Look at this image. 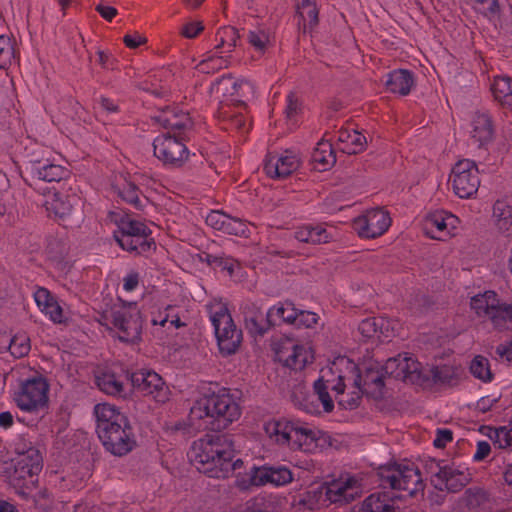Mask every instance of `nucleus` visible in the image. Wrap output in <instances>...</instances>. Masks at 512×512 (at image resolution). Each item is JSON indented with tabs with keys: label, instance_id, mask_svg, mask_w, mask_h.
<instances>
[{
	"label": "nucleus",
	"instance_id": "dca6fc26",
	"mask_svg": "<svg viewBox=\"0 0 512 512\" xmlns=\"http://www.w3.org/2000/svg\"><path fill=\"white\" fill-rule=\"evenodd\" d=\"M243 315L246 329L253 336H263L274 325L272 322L274 308L264 313L261 308L250 303L243 308Z\"/></svg>",
	"mask_w": 512,
	"mask_h": 512
},
{
	"label": "nucleus",
	"instance_id": "79ce46f5",
	"mask_svg": "<svg viewBox=\"0 0 512 512\" xmlns=\"http://www.w3.org/2000/svg\"><path fill=\"white\" fill-rule=\"evenodd\" d=\"M15 59V49L10 37L0 35V68L5 69Z\"/></svg>",
	"mask_w": 512,
	"mask_h": 512
},
{
	"label": "nucleus",
	"instance_id": "4c0bfd02",
	"mask_svg": "<svg viewBox=\"0 0 512 512\" xmlns=\"http://www.w3.org/2000/svg\"><path fill=\"white\" fill-rule=\"evenodd\" d=\"M388 326V321L383 318H366L358 325V331L364 338H372L377 333H384L383 326Z\"/></svg>",
	"mask_w": 512,
	"mask_h": 512
},
{
	"label": "nucleus",
	"instance_id": "4d7b16f0",
	"mask_svg": "<svg viewBox=\"0 0 512 512\" xmlns=\"http://www.w3.org/2000/svg\"><path fill=\"white\" fill-rule=\"evenodd\" d=\"M115 241L118 243V245L126 251L133 252L135 249V246L133 244V237L123 233L120 229L118 231L114 232L113 235Z\"/></svg>",
	"mask_w": 512,
	"mask_h": 512
},
{
	"label": "nucleus",
	"instance_id": "e2e57ef3",
	"mask_svg": "<svg viewBox=\"0 0 512 512\" xmlns=\"http://www.w3.org/2000/svg\"><path fill=\"white\" fill-rule=\"evenodd\" d=\"M453 440V433L448 429H438L437 437L434 440L433 444L437 448H444L447 442H451Z\"/></svg>",
	"mask_w": 512,
	"mask_h": 512
},
{
	"label": "nucleus",
	"instance_id": "a18cd8bd",
	"mask_svg": "<svg viewBox=\"0 0 512 512\" xmlns=\"http://www.w3.org/2000/svg\"><path fill=\"white\" fill-rule=\"evenodd\" d=\"M314 391L318 395L319 401L322 403L325 412H331L334 408V403L332 398L328 393V387L323 380V378H319L314 382Z\"/></svg>",
	"mask_w": 512,
	"mask_h": 512
},
{
	"label": "nucleus",
	"instance_id": "412c9836",
	"mask_svg": "<svg viewBox=\"0 0 512 512\" xmlns=\"http://www.w3.org/2000/svg\"><path fill=\"white\" fill-rule=\"evenodd\" d=\"M246 104L242 100L231 99V103L221 101L220 106L218 108V117L227 122L228 126H225V129L235 128L237 130H241L245 126V119L241 113H236L232 111V107H245Z\"/></svg>",
	"mask_w": 512,
	"mask_h": 512
},
{
	"label": "nucleus",
	"instance_id": "69168bd1",
	"mask_svg": "<svg viewBox=\"0 0 512 512\" xmlns=\"http://www.w3.org/2000/svg\"><path fill=\"white\" fill-rule=\"evenodd\" d=\"M424 470L426 474L430 475V482L433 485V481L437 479L439 470H443V466L434 460L427 461L424 464Z\"/></svg>",
	"mask_w": 512,
	"mask_h": 512
},
{
	"label": "nucleus",
	"instance_id": "6e6552de",
	"mask_svg": "<svg viewBox=\"0 0 512 512\" xmlns=\"http://www.w3.org/2000/svg\"><path fill=\"white\" fill-rule=\"evenodd\" d=\"M154 155L165 165L181 167L189 157V151L180 134L170 131L159 135L153 141Z\"/></svg>",
	"mask_w": 512,
	"mask_h": 512
},
{
	"label": "nucleus",
	"instance_id": "f704fd0d",
	"mask_svg": "<svg viewBox=\"0 0 512 512\" xmlns=\"http://www.w3.org/2000/svg\"><path fill=\"white\" fill-rule=\"evenodd\" d=\"M119 229L132 237H151V230L142 222L130 219L128 215L119 220Z\"/></svg>",
	"mask_w": 512,
	"mask_h": 512
},
{
	"label": "nucleus",
	"instance_id": "09e8293b",
	"mask_svg": "<svg viewBox=\"0 0 512 512\" xmlns=\"http://www.w3.org/2000/svg\"><path fill=\"white\" fill-rule=\"evenodd\" d=\"M34 299L37 306L41 309V311L45 310L50 303L56 301L54 296L50 293V291L44 287H39L34 293Z\"/></svg>",
	"mask_w": 512,
	"mask_h": 512
},
{
	"label": "nucleus",
	"instance_id": "680f3d73",
	"mask_svg": "<svg viewBox=\"0 0 512 512\" xmlns=\"http://www.w3.org/2000/svg\"><path fill=\"white\" fill-rule=\"evenodd\" d=\"M362 395L363 394L361 393L360 389H358V391L353 392L352 395L347 399L339 400L338 404L344 409L353 410L359 406Z\"/></svg>",
	"mask_w": 512,
	"mask_h": 512
},
{
	"label": "nucleus",
	"instance_id": "c85d7f7f",
	"mask_svg": "<svg viewBox=\"0 0 512 512\" xmlns=\"http://www.w3.org/2000/svg\"><path fill=\"white\" fill-rule=\"evenodd\" d=\"M298 168V161L294 156H282L276 163L268 162L265 169L268 175L276 178H285Z\"/></svg>",
	"mask_w": 512,
	"mask_h": 512
},
{
	"label": "nucleus",
	"instance_id": "37998d69",
	"mask_svg": "<svg viewBox=\"0 0 512 512\" xmlns=\"http://www.w3.org/2000/svg\"><path fill=\"white\" fill-rule=\"evenodd\" d=\"M274 308V314L281 317L282 320L286 323L292 324L295 326V323L297 321V316L299 313V309L295 307V305L290 301H285L284 303L280 304L279 306H275Z\"/></svg>",
	"mask_w": 512,
	"mask_h": 512
},
{
	"label": "nucleus",
	"instance_id": "20e7f679",
	"mask_svg": "<svg viewBox=\"0 0 512 512\" xmlns=\"http://www.w3.org/2000/svg\"><path fill=\"white\" fill-rule=\"evenodd\" d=\"M266 432L275 436L279 444L287 445L293 450L312 453L319 447L317 433L320 431L316 432L293 421L270 422L266 426Z\"/></svg>",
	"mask_w": 512,
	"mask_h": 512
},
{
	"label": "nucleus",
	"instance_id": "e433bc0d",
	"mask_svg": "<svg viewBox=\"0 0 512 512\" xmlns=\"http://www.w3.org/2000/svg\"><path fill=\"white\" fill-rule=\"evenodd\" d=\"M314 162L319 163L326 169L327 166L336 162V157L332 145L327 141H320L312 154Z\"/></svg>",
	"mask_w": 512,
	"mask_h": 512
},
{
	"label": "nucleus",
	"instance_id": "7c9ffc66",
	"mask_svg": "<svg viewBox=\"0 0 512 512\" xmlns=\"http://www.w3.org/2000/svg\"><path fill=\"white\" fill-rule=\"evenodd\" d=\"M453 219V215L444 216L443 213H429L423 222L422 231L431 239L444 240L441 236L433 232L432 227H435L438 232H443L447 228V221Z\"/></svg>",
	"mask_w": 512,
	"mask_h": 512
},
{
	"label": "nucleus",
	"instance_id": "393cba45",
	"mask_svg": "<svg viewBox=\"0 0 512 512\" xmlns=\"http://www.w3.org/2000/svg\"><path fill=\"white\" fill-rule=\"evenodd\" d=\"M413 84V75L408 70L399 69L388 74L386 87L392 93L407 95Z\"/></svg>",
	"mask_w": 512,
	"mask_h": 512
},
{
	"label": "nucleus",
	"instance_id": "4468645a",
	"mask_svg": "<svg viewBox=\"0 0 512 512\" xmlns=\"http://www.w3.org/2000/svg\"><path fill=\"white\" fill-rule=\"evenodd\" d=\"M471 308L478 315H487L492 321L512 320V302L510 304H499L496 300V294L492 291L484 295H476L471 299Z\"/></svg>",
	"mask_w": 512,
	"mask_h": 512
},
{
	"label": "nucleus",
	"instance_id": "c9c22d12",
	"mask_svg": "<svg viewBox=\"0 0 512 512\" xmlns=\"http://www.w3.org/2000/svg\"><path fill=\"white\" fill-rule=\"evenodd\" d=\"M460 367L452 365L433 366L434 377L436 384L454 386L457 384Z\"/></svg>",
	"mask_w": 512,
	"mask_h": 512
},
{
	"label": "nucleus",
	"instance_id": "a19ab883",
	"mask_svg": "<svg viewBox=\"0 0 512 512\" xmlns=\"http://www.w3.org/2000/svg\"><path fill=\"white\" fill-rule=\"evenodd\" d=\"M9 342L11 343L10 353L15 358H22L30 351V339L24 334L9 338Z\"/></svg>",
	"mask_w": 512,
	"mask_h": 512
},
{
	"label": "nucleus",
	"instance_id": "0e129e2a",
	"mask_svg": "<svg viewBox=\"0 0 512 512\" xmlns=\"http://www.w3.org/2000/svg\"><path fill=\"white\" fill-rule=\"evenodd\" d=\"M213 261V268L220 267L222 270H227L230 274L233 273L234 260L232 258L226 257L224 254H222L216 255Z\"/></svg>",
	"mask_w": 512,
	"mask_h": 512
},
{
	"label": "nucleus",
	"instance_id": "603ef678",
	"mask_svg": "<svg viewBox=\"0 0 512 512\" xmlns=\"http://www.w3.org/2000/svg\"><path fill=\"white\" fill-rule=\"evenodd\" d=\"M133 244L135 246L133 252L136 254L145 253L156 247V243L152 237H133Z\"/></svg>",
	"mask_w": 512,
	"mask_h": 512
},
{
	"label": "nucleus",
	"instance_id": "423d86ee",
	"mask_svg": "<svg viewBox=\"0 0 512 512\" xmlns=\"http://www.w3.org/2000/svg\"><path fill=\"white\" fill-rule=\"evenodd\" d=\"M48 391V382L38 375L22 381L14 399L22 411L37 412L48 406Z\"/></svg>",
	"mask_w": 512,
	"mask_h": 512
},
{
	"label": "nucleus",
	"instance_id": "bf43d9fd",
	"mask_svg": "<svg viewBox=\"0 0 512 512\" xmlns=\"http://www.w3.org/2000/svg\"><path fill=\"white\" fill-rule=\"evenodd\" d=\"M418 385L423 389H431L436 385V378L434 377L433 367L427 372L418 370Z\"/></svg>",
	"mask_w": 512,
	"mask_h": 512
},
{
	"label": "nucleus",
	"instance_id": "7ed1b4c3",
	"mask_svg": "<svg viewBox=\"0 0 512 512\" xmlns=\"http://www.w3.org/2000/svg\"><path fill=\"white\" fill-rule=\"evenodd\" d=\"M96 432L106 451L124 456L136 446L133 428L128 417L115 406L99 403L94 407Z\"/></svg>",
	"mask_w": 512,
	"mask_h": 512
},
{
	"label": "nucleus",
	"instance_id": "3c124183",
	"mask_svg": "<svg viewBox=\"0 0 512 512\" xmlns=\"http://www.w3.org/2000/svg\"><path fill=\"white\" fill-rule=\"evenodd\" d=\"M318 322V316L310 311L300 310L295 323L296 327L311 328Z\"/></svg>",
	"mask_w": 512,
	"mask_h": 512
},
{
	"label": "nucleus",
	"instance_id": "473e14b6",
	"mask_svg": "<svg viewBox=\"0 0 512 512\" xmlns=\"http://www.w3.org/2000/svg\"><path fill=\"white\" fill-rule=\"evenodd\" d=\"M276 354L279 360L284 362L285 366L293 369H301L299 355L297 353V344L291 339L282 342L276 349Z\"/></svg>",
	"mask_w": 512,
	"mask_h": 512
},
{
	"label": "nucleus",
	"instance_id": "f03ea898",
	"mask_svg": "<svg viewBox=\"0 0 512 512\" xmlns=\"http://www.w3.org/2000/svg\"><path fill=\"white\" fill-rule=\"evenodd\" d=\"M416 360L409 353L398 354L389 358L384 365L378 362L365 365L359 370L354 385L362 394L375 400L384 397L385 379L394 378L405 383L414 384L416 380Z\"/></svg>",
	"mask_w": 512,
	"mask_h": 512
},
{
	"label": "nucleus",
	"instance_id": "a878e982",
	"mask_svg": "<svg viewBox=\"0 0 512 512\" xmlns=\"http://www.w3.org/2000/svg\"><path fill=\"white\" fill-rule=\"evenodd\" d=\"M395 495H389L386 492L373 493L368 496L362 504L363 512H395L393 500Z\"/></svg>",
	"mask_w": 512,
	"mask_h": 512
},
{
	"label": "nucleus",
	"instance_id": "4be33fe9",
	"mask_svg": "<svg viewBox=\"0 0 512 512\" xmlns=\"http://www.w3.org/2000/svg\"><path fill=\"white\" fill-rule=\"evenodd\" d=\"M243 87L250 88V83L247 80L235 79L231 74H227L216 80L212 84L210 91L215 93L218 97H233L235 95H240L239 90Z\"/></svg>",
	"mask_w": 512,
	"mask_h": 512
},
{
	"label": "nucleus",
	"instance_id": "b1692460",
	"mask_svg": "<svg viewBox=\"0 0 512 512\" xmlns=\"http://www.w3.org/2000/svg\"><path fill=\"white\" fill-rule=\"evenodd\" d=\"M338 141L344 146L341 150L349 155L362 152L367 144L366 137L356 130L341 129Z\"/></svg>",
	"mask_w": 512,
	"mask_h": 512
},
{
	"label": "nucleus",
	"instance_id": "9d476101",
	"mask_svg": "<svg viewBox=\"0 0 512 512\" xmlns=\"http://www.w3.org/2000/svg\"><path fill=\"white\" fill-rule=\"evenodd\" d=\"M452 185L454 192L460 198H470L479 188V170L474 161L459 160L452 169Z\"/></svg>",
	"mask_w": 512,
	"mask_h": 512
},
{
	"label": "nucleus",
	"instance_id": "0eeeda50",
	"mask_svg": "<svg viewBox=\"0 0 512 512\" xmlns=\"http://www.w3.org/2000/svg\"><path fill=\"white\" fill-rule=\"evenodd\" d=\"M211 321L215 329L220 352L223 355L234 354L242 341V331L237 329L234 321L225 306L220 307L211 316Z\"/></svg>",
	"mask_w": 512,
	"mask_h": 512
},
{
	"label": "nucleus",
	"instance_id": "ddd939ff",
	"mask_svg": "<svg viewBox=\"0 0 512 512\" xmlns=\"http://www.w3.org/2000/svg\"><path fill=\"white\" fill-rule=\"evenodd\" d=\"M391 225L388 212L382 209H373L365 215L354 220V228L361 237L376 238L387 231Z\"/></svg>",
	"mask_w": 512,
	"mask_h": 512
},
{
	"label": "nucleus",
	"instance_id": "338daca9",
	"mask_svg": "<svg viewBox=\"0 0 512 512\" xmlns=\"http://www.w3.org/2000/svg\"><path fill=\"white\" fill-rule=\"evenodd\" d=\"M491 451V446L487 441H480L477 444V450L474 454L475 461H481L485 459Z\"/></svg>",
	"mask_w": 512,
	"mask_h": 512
},
{
	"label": "nucleus",
	"instance_id": "c756f323",
	"mask_svg": "<svg viewBox=\"0 0 512 512\" xmlns=\"http://www.w3.org/2000/svg\"><path fill=\"white\" fill-rule=\"evenodd\" d=\"M496 225L500 231L512 235V203L498 200L493 206Z\"/></svg>",
	"mask_w": 512,
	"mask_h": 512
},
{
	"label": "nucleus",
	"instance_id": "8fccbe9b",
	"mask_svg": "<svg viewBox=\"0 0 512 512\" xmlns=\"http://www.w3.org/2000/svg\"><path fill=\"white\" fill-rule=\"evenodd\" d=\"M229 215L218 211H211L206 217L207 225L211 226L215 230L221 231Z\"/></svg>",
	"mask_w": 512,
	"mask_h": 512
},
{
	"label": "nucleus",
	"instance_id": "5fc2aeb1",
	"mask_svg": "<svg viewBox=\"0 0 512 512\" xmlns=\"http://www.w3.org/2000/svg\"><path fill=\"white\" fill-rule=\"evenodd\" d=\"M217 36H223L226 39V43L229 47V52H231L235 47L237 40L239 39L238 30L234 27H224L218 30Z\"/></svg>",
	"mask_w": 512,
	"mask_h": 512
},
{
	"label": "nucleus",
	"instance_id": "2f4dec72",
	"mask_svg": "<svg viewBox=\"0 0 512 512\" xmlns=\"http://www.w3.org/2000/svg\"><path fill=\"white\" fill-rule=\"evenodd\" d=\"M492 92L502 105L512 108V79L507 76L495 77Z\"/></svg>",
	"mask_w": 512,
	"mask_h": 512
},
{
	"label": "nucleus",
	"instance_id": "6ab92c4d",
	"mask_svg": "<svg viewBox=\"0 0 512 512\" xmlns=\"http://www.w3.org/2000/svg\"><path fill=\"white\" fill-rule=\"evenodd\" d=\"M43 467V457L39 449H30V452L17 456L14 463V472L11 477L20 480L28 476L31 479L38 475Z\"/></svg>",
	"mask_w": 512,
	"mask_h": 512
},
{
	"label": "nucleus",
	"instance_id": "de8ad7c7",
	"mask_svg": "<svg viewBox=\"0 0 512 512\" xmlns=\"http://www.w3.org/2000/svg\"><path fill=\"white\" fill-rule=\"evenodd\" d=\"M475 9L485 15L486 17L492 18L499 14L500 6L498 0H472Z\"/></svg>",
	"mask_w": 512,
	"mask_h": 512
},
{
	"label": "nucleus",
	"instance_id": "9b49d317",
	"mask_svg": "<svg viewBox=\"0 0 512 512\" xmlns=\"http://www.w3.org/2000/svg\"><path fill=\"white\" fill-rule=\"evenodd\" d=\"M133 388L144 396H152L157 402L164 403L168 397V387L162 377L154 371L140 370L129 376Z\"/></svg>",
	"mask_w": 512,
	"mask_h": 512
},
{
	"label": "nucleus",
	"instance_id": "72a5a7b5",
	"mask_svg": "<svg viewBox=\"0 0 512 512\" xmlns=\"http://www.w3.org/2000/svg\"><path fill=\"white\" fill-rule=\"evenodd\" d=\"M295 238L304 243L321 244L329 241V234L321 226H307L297 230Z\"/></svg>",
	"mask_w": 512,
	"mask_h": 512
},
{
	"label": "nucleus",
	"instance_id": "052dcab7",
	"mask_svg": "<svg viewBox=\"0 0 512 512\" xmlns=\"http://www.w3.org/2000/svg\"><path fill=\"white\" fill-rule=\"evenodd\" d=\"M42 312L48 314L50 316V319L54 323L63 322V309L61 308L57 301L50 303V305H48V307Z\"/></svg>",
	"mask_w": 512,
	"mask_h": 512
},
{
	"label": "nucleus",
	"instance_id": "49530a36",
	"mask_svg": "<svg viewBox=\"0 0 512 512\" xmlns=\"http://www.w3.org/2000/svg\"><path fill=\"white\" fill-rule=\"evenodd\" d=\"M221 231L228 235L246 236L248 226L241 219L228 216Z\"/></svg>",
	"mask_w": 512,
	"mask_h": 512
},
{
	"label": "nucleus",
	"instance_id": "c03bdc74",
	"mask_svg": "<svg viewBox=\"0 0 512 512\" xmlns=\"http://www.w3.org/2000/svg\"><path fill=\"white\" fill-rule=\"evenodd\" d=\"M223 67H228V61L221 56H210L207 59L202 60L196 69L205 74L213 73L220 70Z\"/></svg>",
	"mask_w": 512,
	"mask_h": 512
},
{
	"label": "nucleus",
	"instance_id": "13d9d810",
	"mask_svg": "<svg viewBox=\"0 0 512 512\" xmlns=\"http://www.w3.org/2000/svg\"><path fill=\"white\" fill-rule=\"evenodd\" d=\"M203 30L204 25L202 22H190L183 27L181 34L188 39H192L199 35Z\"/></svg>",
	"mask_w": 512,
	"mask_h": 512
},
{
	"label": "nucleus",
	"instance_id": "58836bf2",
	"mask_svg": "<svg viewBox=\"0 0 512 512\" xmlns=\"http://www.w3.org/2000/svg\"><path fill=\"white\" fill-rule=\"evenodd\" d=\"M118 196H120L124 201L130 203L134 206L135 209L141 210L143 205L139 199V189L132 182H126L123 188H115Z\"/></svg>",
	"mask_w": 512,
	"mask_h": 512
},
{
	"label": "nucleus",
	"instance_id": "f257e3e1",
	"mask_svg": "<svg viewBox=\"0 0 512 512\" xmlns=\"http://www.w3.org/2000/svg\"><path fill=\"white\" fill-rule=\"evenodd\" d=\"M191 413L205 421L206 427L215 434H206L194 442L190 461L199 472L212 478L226 477L229 472L240 469L241 459L235 457L234 441L229 434L218 432L228 428L241 415L239 405L229 394H211L200 398Z\"/></svg>",
	"mask_w": 512,
	"mask_h": 512
},
{
	"label": "nucleus",
	"instance_id": "aec40b11",
	"mask_svg": "<svg viewBox=\"0 0 512 512\" xmlns=\"http://www.w3.org/2000/svg\"><path fill=\"white\" fill-rule=\"evenodd\" d=\"M412 469L393 463L379 468L378 475L383 484H388L393 490H407L412 479Z\"/></svg>",
	"mask_w": 512,
	"mask_h": 512
},
{
	"label": "nucleus",
	"instance_id": "774afa93",
	"mask_svg": "<svg viewBox=\"0 0 512 512\" xmlns=\"http://www.w3.org/2000/svg\"><path fill=\"white\" fill-rule=\"evenodd\" d=\"M123 41L128 48L135 49L139 47L141 44H145L147 42V39L136 34L135 36L125 35Z\"/></svg>",
	"mask_w": 512,
	"mask_h": 512
},
{
	"label": "nucleus",
	"instance_id": "5701e85b",
	"mask_svg": "<svg viewBox=\"0 0 512 512\" xmlns=\"http://www.w3.org/2000/svg\"><path fill=\"white\" fill-rule=\"evenodd\" d=\"M155 120L165 129L172 131L184 130L191 125V119L187 113L175 112L169 108L163 110Z\"/></svg>",
	"mask_w": 512,
	"mask_h": 512
},
{
	"label": "nucleus",
	"instance_id": "f8f14e48",
	"mask_svg": "<svg viewBox=\"0 0 512 512\" xmlns=\"http://www.w3.org/2000/svg\"><path fill=\"white\" fill-rule=\"evenodd\" d=\"M49 191V198L44 202L47 211H52L59 218H65L72 214L80 198L75 191H72L71 185L64 187L53 186Z\"/></svg>",
	"mask_w": 512,
	"mask_h": 512
},
{
	"label": "nucleus",
	"instance_id": "a211bd4d",
	"mask_svg": "<svg viewBox=\"0 0 512 512\" xmlns=\"http://www.w3.org/2000/svg\"><path fill=\"white\" fill-rule=\"evenodd\" d=\"M356 481L348 479L346 481H332L323 483L320 486V494L331 503L341 505L348 504L355 499L357 491L355 490Z\"/></svg>",
	"mask_w": 512,
	"mask_h": 512
},
{
	"label": "nucleus",
	"instance_id": "1a4fd4ad",
	"mask_svg": "<svg viewBox=\"0 0 512 512\" xmlns=\"http://www.w3.org/2000/svg\"><path fill=\"white\" fill-rule=\"evenodd\" d=\"M110 321L118 330V338L125 343H135L141 339V313L135 305L122 306L110 313Z\"/></svg>",
	"mask_w": 512,
	"mask_h": 512
},
{
	"label": "nucleus",
	"instance_id": "ea45409f",
	"mask_svg": "<svg viewBox=\"0 0 512 512\" xmlns=\"http://www.w3.org/2000/svg\"><path fill=\"white\" fill-rule=\"evenodd\" d=\"M470 371L476 378L484 382L492 380V373L489 367L488 359L481 355L476 356L472 360Z\"/></svg>",
	"mask_w": 512,
	"mask_h": 512
},
{
	"label": "nucleus",
	"instance_id": "cd10ccee",
	"mask_svg": "<svg viewBox=\"0 0 512 512\" xmlns=\"http://www.w3.org/2000/svg\"><path fill=\"white\" fill-rule=\"evenodd\" d=\"M472 137L480 146L488 143L493 137V126L490 117L486 114H477L473 120Z\"/></svg>",
	"mask_w": 512,
	"mask_h": 512
},
{
	"label": "nucleus",
	"instance_id": "bb28decb",
	"mask_svg": "<svg viewBox=\"0 0 512 512\" xmlns=\"http://www.w3.org/2000/svg\"><path fill=\"white\" fill-rule=\"evenodd\" d=\"M95 383L101 391L112 396L124 393L123 382L111 370H104L95 376Z\"/></svg>",
	"mask_w": 512,
	"mask_h": 512
},
{
	"label": "nucleus",
	"instance_id": "39448f33",
	"mask_svg": "<svg viewBox=\"0 0 512 512\" xmlns=\"http://www.w3.org/2000/svg\"><path fill=\"white\" fill-rule=\"evenodd\" d=\"M21 176L30 186L38 181L55 183L57 187L71 184L73 178L70 171L61 165L50 163L49 159L25 161L21 170Z\"/></svg>",
	"mask_w": 512,
	"mask_h": 512
},
{
	"label": "nucleus",
	"instance_id": "6e6d98bb",
	"mask_svg": "<svg viewBox=\"0 0 512 512\" xmlns=\"http://www.w3.org/2000/svg\"><path fill=\"white\" fill-rule=\"evenodd\" d=\"M249 43L254 46L257 50H264L268 36L264 31H250L248 34Z\"/></svg>",
	"mask_w": 512,
	"mask_h": 512
},
{
	"label": "nucleus",
	"instance_id": "f3484780",
	"mask_svg": "<svg viewBox=\"0 0 512 512\" xmlns=\"http://www.w3.org/2000/svg\"><path fill=\"white\" fill-rule=\"evenodd\" d=\"M293 480L292 472L285 466L253 467L250 482L254 486L272 483L276 486L285 485Z\"/></svg>",
	"mask_w": 512,
	"mask_h": 512
},
{
	"label": "nucleus",
	"instance_id": "2eb2a0df",
	"mask_svg": "<svg viewBox=\"0 0 512 512\" xmlns=\"http://www.w3.org/2000/svg\"><path fill=\"white\" fill-rule=\"evenodd\" d=\"M471 481V474L465 473L453 465H444L443 470H439L437 479L433 481V487L438 491L457 493Z\"/></svg>",
	"mask_w": 512,
	"mask_h": 512
},
{
	"label": "nucleus",
	"instance_id": "864d4df0",
	"mask_svg": "<svg viewBox=\"0 0 512 512\" xmlns=\"http://www.w3.org/2000/svg\"><path fill=\"white\" fill-rule=\"evenodd\" d=\"M508 434H511L510 429L500 427L495 429L493 435H489V437L493 439L495 443H498L500 448H505L512 445V440H510Z\"/></svg>",
	"mask_w": 512,
	"mask_h": 512
}]
</instances>
